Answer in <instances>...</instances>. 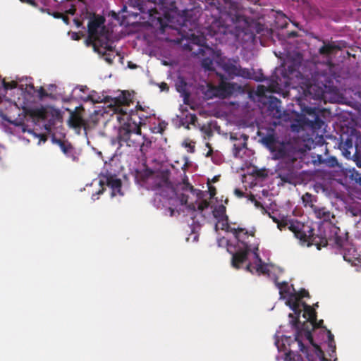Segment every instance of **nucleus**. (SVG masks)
Returning a JSON list of instances; mask_svg holds the SVG:
<instances>
[{
	"instance_id": "obj_1",
	"label": "nucleus",
	"mask_w": 361,
	"mask_h": 361,
	"mask_svg": "<svg viewBox=\"0 0 361 361\" xmlns=\"http://www.w3.org/2000/svg\"><path fill=\"white\" fill-rule=\"evenodd\" d=\"M147 183L149 188L154 191L152 200L153 205L157 209L168 207L170 216L175 212H182L189 216V224L193 242L198 240V231L201 226L210 220H215V230H221L225 235L218 238L217 243L220 247H226L231 255V265L235 269H244L252 274L264 275L272 280L279 289L280 299L286 300V305L290 307L293 314L290 313L289 323L295 330L294 338L280 335L277 331L274 336V344L279 352L284 351V356L277 355L276 360L287 359L300 356L302 361H307V356L316 359V350L324 353L317 343L314 341L312 331L320 328V331L326 337L328 353L332 358L336 353V344L331 332L322 326L323 320L317 322V314L313 308L301 299L309 296L305 289L297 292L293 285L287 282H277L276 273L282 269L271 264L265 263L259 255V240L255 235L243 228H236L228 224L226 214V207L214 200L209 195V201L202 197L203 192L190 187L188 190L180 195L178 194L169 180L168 172H160L148 178Z\"/></svg>"
},
{
	"instance_id": "obj_2",
	"label": "nucleus",
	"mask_w": 361,
	"mask_h": 361,
	"mask_svg": "<svg viewBox=\"0 0 361 361\" xmlns=\"http://www.w3.org/2000/svg\"><path fill=\"white\" fill-rule=\"evenodd\" d=\"M190 42L184 44L185 48L200 59V65L204 71H215L220 68L229 79L240 77L252 79L257 82L265 81L269 92L280 93L294 84L301 86L305 91L312 94L314 99H320L324 91L336 80V74L329 62L302 61V55L293 49L290 44L283 43V51H274L281 61V65L276 68L273 75L266 78L262 74L255 76L253 70L242 68L237 58H227L221 51L203 44L204 38L194 33L183 35Z\"/></svg>"
},
{
	"instance_id": "obj_3",
	"label": "nucleus",
	"mask_w": 361,
	"mask_h": 361,
	"mask_svg": "<svg viewBox=\"0 0 361 361\" xmlns=\"http://www.w3.org/2000/svg\"><path fill=\"white\" fill-rule=\"evenodd\" d=\"M203 16L202 34L214 39L215 44H226L231 39L237 41L255 39L248 20L242 15L238 4L232 0H206Z\"/></svg>"
},
{
	"instance_id": "obj_4",
	"label": "nucleus",
	"mask_w": 361,
	"mask_h": 361,
	"mask_svg": "<svg viewBox=\"0 0 361 361\" xmlns=\"http://www.w3.org/2000/svg\"><path fill=\"white\" fill-rule=\"evenodd\" d=\"M107 102H110V105L120 106L123 105L125 109L122 107L121 111L123 112L121 114L116 113L117 109H106L104 106H98V109L94 110L90 115L87 122H85L80 117L72 114L68 121V126L73 128L76 133L80 134L82 130L85 134L90 128L94 126H99L101 125L105 126L107 123H111L114 120L119 122L123 121V124L126 122V114L130 116L129 122L132 120V116L134 111L130 109L128 112L126 106L129 105L130 99V94L126 91L117 90L114 91L109 95H106Z\"/></svg>"
},
{
	"instance_id": "obj_5",
	"label": "nucleus",
	"mask_w": 361,
	"mask_h": 361,
	"mask_svg": "<svg viewBox=\"0 0 361 361\" xmlns=\"http://www.w3.org/2000/svg\"><path fill=\"white\" fill-rule=\"evenodd\" d=\"M126 122L118 128L117 136L115 139L111 140L113 145H118L117 151L120 147L126 145V147H133L135 149L139 148L141 153L145 155L148 149L151 147L152 140L141 134V130L136 122L133 121L131 125L129 122L130 116L126 114Z\"/></svg>"
},
{
	"instance_id": "obj_6",
	"label": "nucleus",
	"mask_w": 361,
	"mask_h": 361,
	"mask_svg": "<svg viewBox=\"0 0 361 361\" xmlns=\"http://www.w3.org/2000/svg\"><path fill=\"white\" fill-rule=\"evenodd\" d=\"M343 156L353 159L361 168V133L355 128H348L339 135L336 143Z\"/></svg>"
},
{
	"instance_id": "obj_7",
	"label": "nucleus",
	"mask_w": 361,
	"mask_h": 361,
	"mask_svg": "<svg viewBox=\"0 0 361 361\" xmlns=\"http://www.w3.org/2000/svg\"><path fill=\"white\" fill-rule=\"evenodd\" d=\"M302 126L310 128L317 136H322L326 125L322 118L321 110L316 106L302 107L299 123H292L290 128L293 131L299 132Z\"/></svg>"
},
{
	"instance_id": "obj_8",
	"label": "nucleus",
	"mask_w": 361,
	"mask_h": 361,
	"mask_svg": "<svg viewBox=\"0 0 361 361\" xmlns=\"http://www.w3.org/2000/svg\"><path fill=\"white\" fill-rule=\"evenodd\" d=\"M269 216L277 224L279 230L282 231L286 228H288L302 242H307L312 235V229L296 220L289 219L286 216L276 215L274 213L272 214H269Z\"/></svg>"
},
{
	"instance_id": "obj_9",
	"label": "nucleus",
	"mask_w": 361,
	"mask_h": 361,
	"mask_svg": "<svg viewBox=\"0 0 361 361\" xmlns=\"http://www.w3.org/2000/svg\"><path fill=\"white\" fill-rule=\"evenodd\" d=\"M314 146L315 143L313 139L307 135L299 139L295 143L288 142L283 145V148L279 152L280 157H286L291 160L301 159L305 152L311 150Z\"/></svg>"
},
{
	"instance_id": "obj_10",
	"label": "nucleus",
	"mask_w": 361,
	"mask_h": 361,
	"mask_svg": "<svg viewBox=\"0 0 361 361\" xmlns=\"http://www.w3.org/2000/svg\"><path fill=\"white\" fill-rule=\"evenodd\" d=\"M261 143L264 145L274 155V158L279 159L286 157H280V152L283 145L288 143V141H280L275 129L269 128L260 130L257 132Z\"/></svg>"
},
{
	"instance_id": "obj_11",
	"label": "nucleus",
	"mask_w": 361,
	"mask_h": 361,
	"mask_svg": "<svg viewBox=\"0 0 361 361\" xmlns=\"http://www.w3.org/2000/svg\"><path fill=\"white\" fill-rule=\"evenodd\" d=\"M98 183L102 186V189L92 195V200L95 201L99 199V195L104 192V185H107L111 190V196L114 197L117 195L123 196V192L121 190L122 183L119 178H116L115 173H113L108 169L102 171L99 176Z\"/></svg>"
},
{
	"instance_id": "obj_12",
	"label": "nucleus",
	"mask_w": 361,
	"mask_h": 361,
	"mask_svg": "<svg viewBox=\"0 0 361 361\" xmlns=\"http://www.w3.org/2000/svg\"><path fill=\"white\" fill-rule=\"evenodd\" d=\"M164 0H129L128 7L134 10H128L124 6L123 11L126 12V17H137L140 13L152 15L156 10V6L163 4Z\"/></svg>"
},
{
	"instance_id": "obj_13",
	"label": "nucleus",
	"mask_w": 361,
	"mask_h": 361,
	"mask_svg": "<svg viewBox=\"0 0 361 361\" xmlns=\"http://www.w3.org/2000/svg\"><path fill=\"white\" fill-rule=\"evenodd\" d=\"M282 159L280 163L281 167L278 171V176L282 182L290 184H295L298 176V159H290L288 157L280 158Z\"/></svg>"
},
{
	"instance_id": "obj_14",
	"label": "nucleus",
	"mask_w": 361,
	"mask_h": 361,
	"mask_svg": "<svg viewBox=\"0 0 361 361\" xmlns=\"http://www.w3.org/2000/svg\"><path fill=\"white\" fill-rule=\"evenodd\" d=\"M348 5H353L349 11H345L343 16L340 19H334L336 22L342 20L348 22H359L361 23V0H344Z\"/></svg>"
},
{
	"instance_id": "obj_15",
	"label": "nucleus",
	"mask_w": 361,
	"mask_h": 361,
	"mask_svg": "<svg viewBox=\"0 0 361 361\" xmlns=\"http://www.w3.org/2000/svg\"><path fill=\"white\" fill-rule=\"evenodd\" d=\"M51 141L54 144L57 145L61 151L63 153L66 158L70 159L73 162L79 161L80 153L77 152L75 147L67 140L57 139L53 136Z\"/></svg>"
},
{
	"instance_id": "obj_16",
	"label": "nucleus",
	"mask_w": 361,
	"mask_h": 361,
	"mask_svg": "<svg viewBox=\"0 0 361 361\" xmlns=\"http://www.w3.org/2000/svg\"><path fill=\"white\" fill-rule=\"evenodd\" d=\"M268 110L274 118L287 121L289 118V114L281 110V102L275 97H269Z\"/></svg>"
},
{
	"instance_id": "obj_17",
	"label": "nucleus",
	"mask_w": 361,
	"mask_h": 361,
	"mask_svg": "<svg viewBox=\"0 0 361 361\" xmlns=\"http://www.w3.org/2000/svg\"><path fill=\"white\" fill-rule=\"evenodd\" d=\"M233 92V85L228 84L222 87L208 86L204 94L207 99L225 98Z\"/></svg>"
},
{
	"instance_id": "obj_18",
	"label": "nucleus",
	"mask_w": 361,
	"mask_h": 361,
	"mask_svg": "<svg viewBox=\"0 0 361 361\" xmlns=\"http://www.w3.org/2000/svg\"><path fill=\"white\" fill-rule=\"evenodd\" d=\"M240 137L242 140H239L238 142L233 144V154L236 158L243 159L244 154L250 152L246 143L248 136L245 134H242L240 135Z\"/></svg>"
},
{
	"instance_id": "obj_19",
	"label": "nucleus",
	"mask_w": 361,
	"mask_h": 361,
	"mask_svg": "<svg viewBox=\"0 0 361 361\" xmlns=\"http://www.w3.org/2000/svg\"><path fill=\"white\" fill-rule=\"evenodd\" d=\"M80 99L84 103L97 104L102 102H107V97L100 94L95 91H91L88 94L80 96Z\"/></svg>"
},
{
	"instance_id": "obj_20",
	"label": "nucleus",
	"mask_w": 361,
	"mask_h": 361,
	"mask_svg": "<svg viewBox=\"0 0 361 361\" xmlns=\"http://www.w3.org/2000/svg\"><path fill=\"white\" fill-rule=\"evenodd\" d=\"M311 209L316 218L323 221H330L331 218L333 216L329 210L326 207L312 204Z\"/></svg>"
},
{
	"instance_id": "obj_21",
	"label": "nucleus",
	"mask_w": 361,
	"mask_h": 361,
	"mask_svg": "<svg viewBox=\"0 0 361 361\" xmlns=\"http://www.w3.org/2000/svg\"><path fill=\"white\" fill-rule=\"evenodd\" d=\"M346 42L343 41L333 42L331 44H324L319 49V51L322 55H329L331 54L332 49H341L345 47Z\"/></svg>"
},
{
	"instance_id": "obj_22",
	"label": "nucleus",
	"mask_w": 361,
	"mask_h": 361,
	"mask_svg": "<svg viewBox=\"0 0 361 361\" xmlns=\"http://www.w3.org/2000/svg\"><path fill=\"white\" fill-rule=\"evenodd\" d=\"M176 88L177 92H179L180 96L183 98L184 102L186 103L187 99L190 97V93L185 81L183 78L179 79L176 84Z\"/></svg>"
},
{
	"instance_id": "obj_23",
	"label": "nucleus",
	"mask_w": 361,
	"mask_h": 361,
	"mask_svg": "<svg viewBox=\"0 0 361 361\" xmlns=\"http://www.w3.org/2000/svg\"><path fill=\"white\" fill-rule=\"evenodd\" d=\"M94 49L98 54H102L104 56V60L109 63H111L113 62L115 55L111 49L106 47L99 48L95 44L94 45Z\"/></svg>"
},
{
	"instance_id": "obj_24",
	"label": "nucleus",
	"mask_w": 361,
	"mask_h": 361,
	"mask_svg": "<svg viewBox=\"0 0 361 361\" xmlns=\"http://www.w3.org/2000/svg\"><path fill=\"white\" fill-rule=\"evenodd\" d=\"M87 28L90 35L94 38L97 37V35L99 32V31L102 30L99 23L97 21L93 20H89Z\"/></svg>"
},
{
	"instance_id": "obj_25",
	"label": "nucleus",
	"mask_w": 361,
	"mask_h": 361,
	"mask_svg": "<svg viewBox=\"0 0 361 361\" xmlns=\"http://www.w3.org/2000/svg\"><path fill=\"white\" fill-rule=\"evenodd\" d=\"M302 199L305 205H309L310 207L312 204H314L313 202L316 201L315 197L310 193L305 194Z\"/></svg>"
},
{
	"instance_id": "obj_26",
	"label": "nucleus",
	"mask_w": 361,
	"mask_h": 361,
	"mask_svg": "<svg viewBox=\"0 0 361 361\" xmlns=\"http://www.w3.org/2000/svg\"><path fill=\"white\" fill-rule=\"evenodd\" d=\"M324 164L329 167H334L338 164V161L335 157H329L324 159Z\"/></svg>"
},
{
	"instance_id": "obj_27",
	"label": "nucleus",
	"mask_w": 361,
	"mask_h": 361,
	"mask_svg": "<svg viewBox=\"0 0 361 361\" xmlns=\"http://www.w3.org/2000/svg\"><path fill=\"white\" fill-rule=\"evenodd\" d=\"M312 157L314 159H312V162H313L314 165L324 164V158H323L322 155L316 154L315 156H312Z\"/></svg>"
},
{
	"instance_id": "obj_28",
	"label": "nucleus",
	"mask_w": 361,
	"mask_h": 361,
	"mask_svg": "<svg viewBox=\"0 0 361 361\" xmlns=\"http://www.w3.org/2000/svg\"><path fill=\"white\" fill-rule=\"evenodd\" d=\"M339 230L338 228L336 227V226H332V232L334 233L335 235V238H334V240H335V243L336 245H338V246H341V239L340 237H338L337 235V232Z\"/></svg>"
},
{
	"instance_id": "obj_29",
	"label": "nucleus",
	"mask_w": 361,
	"mask_h": 361,
	"mask_svg": "<svg viewBox=\"0 0 361 361\" xmlns=\"http://www.w3.org/2000/svg\"><path fill=\"white\" fill-rule=\"evenodd\" d=\"M183 146L185 147L188 149V152H194L195 145L192 143L188 142L185 141L183 143Z\"/></svg>"
},
{
	"instance_id": "obj_30",
	"label": "nucleus",
	"mask_w": 361,
	"mask_h": 361,
	"mask_svg": "<svg viewBox=\"0 0 361 361\" xmlns=\"http://www.w3.org/2000/svg\"><path fill=\"white\" fill-rule=\"evenodd\" d=\"M88 88L86 86H77L73 90V94H76V92L78 90L80 92L85 93Z\"/></svg>"
},
{
	"instance_id": "obj_31",
	"label": "nucleus",
	"mask_w": 361,
	"mask_h": 361,
	"mask_svg": "<svg viewBox=\"0 0 361 361\" xmlns=\"http://www.w3.org/2000/svg\"><path fill=\"white\" fill-rule=\"evenodd\" d=\"M234 194L235 196H237L239 198H241L244 196V192L238 188L235 189Z\"/></svg>"
},
{
	"instance_id": "obj_32",
	"label": "nucleus",
	"mask_w": 361,
	"mask_h": 361,
	"mask_svg": "<svg viewBox=\"0 0 361 361\" xmlns=\"http://www.w3.org/2000/svg\"><path fill=\"white\" fill-rule=\"evenodd\" d=\"M161 91H168L169 87L166 83L162 82L159 86Z\"/></svg>"
},
{
	"instance_id": "obj_33",
	"label": "nucleus",
	"mask_w": 361,
	"mask_h": 361,
	"mask_svg": "<svg viewBox=\"0 0 361 361\" xmlns=\"http://www.w3.org/2000/svg\"><path fill=\"white\" fill-rule=\"evenodd\" d=\"M167 28H171V26H168V25L164 26L162 24H161V29L160 30H161V33H164Z\"/></svg>"
},
{
	"instance_id": "obj_34",
	"label": "nucleus",
	"mask_w": 361,
	"mask_h": 361,
	"mask_svg": "<svg viewBox=\"0 0 361 361\" xmlns=\"http://www.w3.org/2000/svg\"><path fill=\"white\" fill-rule=\"evenodd\" d=\"M163 126H164V127H165L166 123H159L158 132L161 133L163 131V130H164Z\"/></svg>"
},
{
	"instance_id": "obj_35",
	"label": "nucleus",
	"mask_w": 361,
	"mask_h": 361,
	"mask_svg": "<svg viewBox=\"0 0 361 361\" xmlns=\"http://www.w3.org/2000/svg\"><path fill=\"white\" fill-rule=\"evenodd\" d=\"M71 38L74 40H77L78 39V34L77 32H72L71 34Z\"/></svg>"
},
{
	"instance_id": "obj_36",
	"label": "nucleus",
	"mask_w": 361,
	"mask_h": 361,
	"mask_svg": "<svg viewBox=\"0 0 361 361\" xmlns=\"http://www.w3.org/2000/svg\"><path fill=\"white\" fill-rule=\"evenodd\" d=\"M181 30H184V27L187 26L186 20H183V23L180 24Z\"/></svg>"
},
{
	"instance_id": "obj_37",
	"label": "nucleus",
	"mask_w": 361,
	"mask_h": 361,
	"mask_svg": "<svg viewBox=\"0 0 361 361\" xmlns=\"http://www.w3.org/2000/svg\"><path fill=\"white\" fill-rule=\"evenodd\" d=\"M136 66H136L135 64H132L131 63H129V64H128V67H129L130 68H132V69L135 68H136Z\"/></svg>"
},
{
	"instance_id": "obj_38",
	"label": "nucleus",
	"mask_w": 361,
	"mask_h": 361,
	"mask_svg": "<svg viewBox=\"0 0 361 361\" xmlns=\"http://www.w3.org/2000/svg\"><path fill=\"white\" fill-rule=\"evenodd\" d=\"M252 200V202H255V204L257 207H259V202L256 200L253 199V200Z\"/></svg>"
},
{
	"instance_id": "obj_39",
	"label": "nucleus",
	"mask_w": 361,
	"mask_h": 361,
	"mask_svg": "<svg viewBox=\"0 0 361 361\" xmlns=\"http://www.w3.org/2000/svg\"><path fill=\"white\" fill-rule=\"evenodd\" d=\"M343 259L346 261H350V259L347 258V256L345 255H343Z\"/></svg>"
},
{
	"instance_id": "obj_40",
	"label": "nucleus",
	"mask_w": 361,
	"mask_h": 361,
	"mask_svg": "<svg viewBox=\"0 0 361 361\" xmlns=\"http://www.w3.org/2000/svg\"><path fill=\"white\" fill-rule=\"evenodd\" d=\"M318 16H319V18H322V16L320 13H319V14H318Z\"/></svg>"
},
{
	"instance_id": "obj_41",
	"label": "nucleus",
	"mask_w": 361,
	"mask_h": 361,
	"mask_svg": "<svg viewBox=\"0 0 361 361\" xmlns=\"http://www.w3.org/2000/svg\"><path fill=\"white\" fill-rule=\"evenodd\" d=\"M231 139H235V138L234 137V136H233V135H231Z\"/></svg>"
},
{
	"instance_id": "obj_42",
	"label": "nucleus",
	"mask_w": 361,
	"mask_h": 361,
	"mask_svg": "<svg viewBox=\"0 0 361 361\" xmlns=\"http://www.w3.org/2000/svg\"><path fill=\"white\" fill-rule=\"evenodd\" d=\"M98 154L102 155V152H99Z\"/></svg>"
},
{
	"instance_id": "obj_43",
	"label": "nucleus",
	"mask_w": 361,
	"mask_h": 361,
	"mask_svg": "<svg viewBox=\"0 0 361 361\" xmlns=\"http://www.w3.org/2000/svg\"><path fill=\"white\" fill-rule=\"evenodd\" d=\"M104 164H105V166L106 167L107 166L106 162H104Z\"/></svg>"
}]
</instances>
